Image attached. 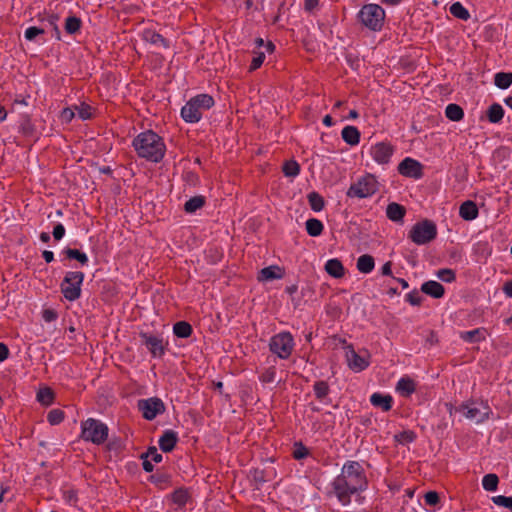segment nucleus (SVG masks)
Masks as SVG:
<instances>
[{
    "label": "nucleus",
    "mask_w": 512,
    "mask_h": 512,
    "mask_svg": "<svg viewBox=\"0 0 512 512\" xmlns=\"http://www.w3.org/2000/svg\"><path fill=\"white\" fill-rule=\"evenodd\" d=\"M179 441V437L177 432L174 430L168 429L163 432V434L159 438V447L164 453L172 452L177 443Z\"/></svg>",
    "instance_id": "nucleus-16"
},
{
    "label": "nucleus",
    "mask_w": 512,
    "mask_h": 512,
    "mask_svg": "<svg viewBox=\"0 0 512 512\" xmlns=\"http://www.w3.org/2000/svg\"><path fill=\"white\" fill-rule=\"evenodd\" d=\"M109 428L102 421L88 418L81 422L80 438L95 445L104 444L108 440Z\"/></svg>",
    "instance_id": "nucleus-4"
},
{
    "label": "nucleus",
    "mask_w": 512,
    "mask_h": 512,
    "mask_svg": "<svg viewBox=\"0 0 512 512\" xmlns=\"http://www.w3.org/2000/svg\"><path fill=\"white\" fill-rule=\"evenodd\" d=\"M450 13L460 20H468L470 18L469 11L460 3L455 2L449 8Z\"/></svg>",
    "instance_id": "nucleus-43"
},
{
    "label": "nucleus",
    "mask_w": 512,
    "mask_h": 512,
    "mask_svg": "<svg viewBox=\"0 0 512 512\" xmlns=\"http://www.w3.org/2000/svg\"><path fill=\"white\" fill-rule=\"evenodd\" d=\"M445 116L453 122H459L464 117V110L462 107L455 103H450L445 109Z\"/></svg>",
    "instance_id": "nucleus-37"
},
{
    "label": "nucleus",
    "mask_w": 512,
    "mask_h": 512,
    "mask_svg": "<svg viewBox=\"0 0 512 512\" xmlns=\"http://www.w3.org/2000/svg\"><path fill=\"white\" fill-rule=\"evenodd\" d=\"M491 500L495 505L507 508L510 511H512V496L507 497V496H503V495H498V496H493Z\"/></svg>",
    "instance_id": "nucleus-53"
},
{
    "label": "nucleus",
    "mask_w": 512,
    "mask_h": 512,
    "mask_svg": "<svg viewBox=\"0 0 512 512\" xmlns=\"http://www.w3.org/2000/svg\"><path fill=\"white\" fill-rule=\"evenodd\" d=\"M81 27L82 20L79 17L70 15L65 19L64 29L66 33L74 35L80 31Z\"/></svg>",
    "instance_id": "nucleus-39"
},
{
    "label": "nucleus",
    "mask_w": 512,
    "mask_h": 512,
    "mask_svg": "<svg viewBox=\"0 0 512 512\" xmlns=\"http://www.w3.org/2000/svg\"><path fill=\"white\" fill-rule=\"evenodd\" d=\"M308 203L310 205V208L314 212H320L325 207V200L324 198L318 193V192H310L307 195Z\"/></svg>",
    "instance_id": "nucleus-40"
},
{
    "label": "nucleus",
    "mask_w": 512,
    "mask_h": 512,
    "mask_svg": "<svg viewBox=\"0 0 512 512\" xmlns=\"http://www.w3.org/2000/svg\"><path fill=\"white\" fill-rule=\"evenodd\" d=\"M206 204V197L203 195H196L188 199L184 204V211L188 214L195 213L197 210L203 208Z\"/></svg>",
    "instance_id": "nucleus-34"
},
{
    "label": "nucleus",
    "mask_w": 512,
    "mask_h": 512,
    "mask_svg": "<svg viewBox=\"0 0 512 512\" xmlns=\"http://www.w3.org/2000/svg\"><path fill=\"white\" fill-rule=\"evenodd\" d=\"M64 498L67 502H69L71 504H76L78 501L77 491L74 489L65 491Z\"/></svg>",
    "instance_id": "nucleus-63"
},
{
    "label": "nucleus",
    "mask_w": 512,
    "mask_h": 512,
    "mask_svg": "<svg viewBox=\"0 0 512 512\" xmlns=\"http://www.w3.org/2000/svg\"><path fill=\"white\" fill-rule=\"evenodd\" d=\"M276 376V367L270 366L261 375L259 376V380L262 383H272L275 380Z\"/></svg>",
    "instance_id": "nucleus-54"
},
{
    "label": "nucleus",
    "mask_w": 512,
    "mask_h": 512,
    "mask_svg": "<svg viewBox=\"0 0 512 512\" xmlns=\"http://www.w3.org/2000/svg\"><path fill=\"white\" fill-rule=\"evenodd\" d=\"M137 408L141 412L145 420L152 421L158 415H162L166 411V407L162 399L159 397H150L147 399H139Z\"/></svg>",
    "instance_id": "nucleus-11"
},
{
    "label": "nucleus",
    "mask_w": 512,
    "mask_h": 512,
    "mask_svg": "<svg viewBox=\"0 0 512 512\" xmlns=\"http://www.w3.org/2000/svg\"><path fill=\"white\" fill-rule=\"evenodd\" d=\"M42 317L46 322H53L58 318V313L54 309H45Z\"/></svg>",
    "instance_id": "nucleus-62"
},
{
    "label": "nucleus",
    "mask_w": 512,
    "mask_h": 512,
    "mask_svg": "<svg viewBox=\"0 0 512 512\" xmlns=\"http://www.w3.org/2000/svg\"><path fill=\"white\" fill-rule=\"evenodd\" d=\"M52 235L55 241H60L65 235V227L61 223H57L52 231Z\"/></svg>",
    "instance_id": "nucleus-60"
},
{
    "label": "nucleus",
    "mask_w": 512,
    "mask_h": 512,
    "mask_svg": "<svg viewBox=\"0 0 512 512\" xmlns=\"http://www.w3.org/2000/svg\"><path fill=\"white\" fill-rule=\"evenodd\" d=\"M215 104L209 94H199L192 97L181 109V117L187 123H197L202 118V112L209 110Z\"/></svg>",
    "instance_id": "nucleus-3"
},
{
    "label": "nucleus",
    "mask_w": 512,
    "mask_h": 512,
    "mask_svg": "<svg viewBox=\"0 0 512 512\" xmlns=\"http://www.w3.org/2000/svg\"><path fill=\"white\" fill-rule=\"evenodd\" d=\"M139 337L141 344L147 348L153 358H161L165 355L168 343H164L160 335L141 331Z\"/></svg>",
    "instance_id": "nucleus-12"
},
{
    "label": "nucleus",
    "mask_w": 512,
    "mask_h": 512,
    "mask_svg": "<svg viewBox=\"0 0 512 512\" xmlns=\"http://www.w3.org/2000/svg\"><path fill=\"white\" fill-rule=\"evenodd\" d=\"M406 214V209L403 205L396 202H391L387 205L386 216L389 220L394 222H401Z\"/></svg>",
    "instance_id": "nucleus-29"
},
{
    "label": "nucleus",
    "mask_w": 512,
    "mask_h": 512,
    "mask_svg": "<svg viewBox=\"0 0 512 512\" xmlns=\"http://www.w3.org/2000/svg\"><path fill=\"white\" fill-rule=\"evenodd\" d=\"M416 382L408 377H402L396 384V391L400 396L404 398H409L416 391Z\"/></svg>",
    "instance_id": "nucleus-20"
},
{
    "label": "nucleus",
    "mask_w": 512,
    "mask_h": 512,
    "mask_svg": "<svg viewBox=\"0 0 512 512\" xmlns=\"http://www.w3.org/2000/svg\"><path fill=\"white\" fill-rule=\"evenodd\" d=\"M504 109L499 103L491 104L486 110V118L492 124L500 123L504 117Z\"/></svg>",
    "instance_id": "nucleus-32"
},
{
    "label": "nucleus",
    "mask_w": 512,
    "mask_h": 512,
    "mask_svg": "<svg viewBox=\"0 0 512 512\" xmlns=\"http://www.w3.org/2000/svg\"><path fill=\"white\" fill-rule=\"evenodd\" d=\"M324 269L328 275L336 279L343 278L346 273L344 265L337 258L329 259L325 263Z\"/></svg>",
    "instance_id": "nucleus-21"
},
{
    "label": "nucleus",
    "mask_w": 512,
    "mask_h": 512,
    "mask_svg": "<svg viewBox=\"0 0 512 512\" xmlns=\"http://www.w3.org/2000/svg\"><path fill=\"white\" fill-rule=\"evenodd\" d=\"M347 358L349 367L354 371L360 372L369 366V361L357 354L354 349H351L350 355L347 354Z\"/></svg>",
    "instance_id": "nucleus-27"
},
{
    "label": "nucleus",
    "mask_w": 512,
    "mask_h": 512,
    "mask_svg": "<svg viewBox=\"0 0 512 512\" xmlns=\"http://www.w3.org/2000/svg\"><path fill=\"white\" fill-rule=\"evenodd\" d=\"M341 137L345 143L350 146H356L360 142V131L355 126H345L341 132Z\"/></svg>",
    "instance_id": "nucleus-28"
},
{
    "label": "nucleus",
    "mask_w": 512,
    "mask_h": 512,
    "mask_svg": "<svg viewBox=\"0 0 512 512\" xmlns=\"http://www.w3.org/2000/svg\"><path fill=\"white\" fill-rule=\"evenodd\" d=\"M84 277L82 271L66 272L60 284L61 293L66 300L72 302L80 298Z\"/></svg>",
    "instance_id": "nucleus-7"
},
{
    "label": "nucleus",
    "mask_w": 512,
    "mask_h": 512,
    "mask_svg": "<svg viewBox=\"0 0 512 512\" xmlns=\"http://www.w3.org/2000/svg\"><path fill=\"white\" fill-rule=\"evenodd\" d=\"M65 418V413L61 409H52L47 414V421L50 425H58Z\"/></svg>",
    "instance_id": "nucleus-49"
},
{
    "label": "nucleus",
    "mask_w": 512,
    "mask_h": 512,
    "mask_svg": "<svg viewBox=\"0 0 512 512\" xmlns=\"http://www.w3.org/2000/svg\"><path fill=\"white\" fill-rule=\"evenodd\" d=\"M357 17L361 24L368 29L379 31L384 23L385 11L378 4H366L360 9Z\"/></svg>",
    "instance_id": "nucleus-6"
},
{
    "label": "nucleus",
    "mask_w": 512,
    "mask_h": 512,
    "mask_svg": "<svg viewBox=\"0 0 512 512\" xmlns=\"http://www.w3.org/2000/svg\"><path fill=\"white\" fill-rule=\"evenodd\" d=\"M499 484V477L494 473L486 474L482 479V486L486 491H496Z\"/></svg>",
    "instance_id": "nucleus-44"
},
{
    "label": "nucleus",
    "mask_w": 512,
    "mask_h": 512,
    "mask_svg": "<svg viewBox=\"0 0 512 512\" xmlns=\"http://www.w3.org/2000/svg\"><path fill=\"white\" fill-rule=\"evenodd\" d=\"M182 178L186 184L192 187H196L200 183V177L194 171H184Z\"/></svg>",
    "instance_id": "nucleus-52"
},
{
    "label": "nucleus",
    "mask_w": 512,
    "mask_h": 512,
    "mask_svg": "<svg viewBox=\"0 0 512 512\" xmlns=\"http://www.w3.org/2000/svg\"><path fill=\"white\" fill-rule=\"evenodd\" d=\"M437 277L446 283H451L456 279V273L450 268L439 269L436 273Z\"/></svg>",
    "instance_id": "nucleus-50"
},
{
    "label": "nucleus",
    "mask_w": 512,
    "mask_h": 512,
    "mask_svg": "<svg viewBox=\"0 0 512 512\" xmlns=\"http://www.w3.org/2000/svg\"><path fill=\"white\" fill-rule=\"evenodd\" d=\"M148 481L157 488L165 490L172 486V475L164 470L157 469L154 474L148 477Z\"/></svg>",
    "instance_id": "nucleus-17"
},
{
    "label": "nucleus",
    "mask_w": 512,
    "mask_h": 512,
    "mask_svg": "<svg viewBox=\"0 0 512 512\" xmlns=\"http://www.w3.org/2000/svg\"><path fill=\"white\" fill-rule=\"evenodd\" d=\"M132 146L140 158L153 163L161 162L166 153L164 139L153 130L139 133L133 139Z\"/></svg>",
    "instance_id": "nucleus-2"
},
{
    "label": "nucleus",
    "mask_w": 512,
    "mask_h": 512,
    "mask_svg": "<svg viewBox=\"0 0 512 512\" xmlns=\"http://www.w3.org/2000/svg\"><path fill=\"white\" fill-rule=\"evenodd\" d=\"M250 477L257 485H262L268 481L265 470L259 468L250 470Z\"/></svg>",
    "instance_id": "nucleus-51"
},
{
    "label": "nucleus",
    "mask_w": 512,
    "mask_h": 512,
    "mask_svg": "<svg viewBox=\"0 0 512 512\" xmlns=\"http://www.w3.org/2000/svg\"><path fill=\"white\" fill-rule=\"evenodd\" d=\"M313 390L317 399H324L330 392L329 385L326 381H316L313 385Z\"/></svg>",
    "instance_id": "nucleus-47"
},
{
    "label": "nucleus",
    "mask_w": 512,
    "mask_h": 512,
    "mask_svg": "<svg viewBox=\"0 0 512 512\" xmlns=\"http://www.w3.org/2000/svg\"><path fill=\"white\" fill-rule=\"evenodd\" d=\"M255 43L257 45V48H265V52H268V53H272L275 49V45L271 42V41H268V42H264V40L262 38H257L255 40Z\"/></svg>",
    "instance_id": "nucleus-61"
},
{
    "label": "nucleus",
    "mask_w": 512,
    "mask_h": 512,
    "mask_svg": "<svg viewBox=\"0 0 512 512\" xmlns=\"http://www.w3.org/2000/svg\"><path fill=\"white\" fill-rule=\"evenodd\" d=\"M309 455L308 448L301 442H295L293 446L292 456L296 460L305 459Z\"/></svg>",
    "instance_id": "nucleus-48"
},
{
    "label": "nucleus",
    "mask_w": 512,
    "mask_h": 512,
    "mask_svg": "<svg viewBox=\"0 0 512 512\" xmlns=\"http://www.w3.org/2000/svg\"><path fill=\"white\" fill-rule=\"evenodd\" d=\"M408 237L417 245H425L437 237V226L429 219L415 223L409 231Z\"/></svg>",
    "instance_id": "nucleus-8"
},
{
    "label": "nucleus",
    "mask_w": 512,
    "mask_h": 512,
    "mask_svg": "<svg viewBox=\"0 0 512 512\" xmlns=\"http://www.w3.org/2000/svg\"><path fill=\"white\" fill-rule=\"evenodd\" d=\"M282 171L286 177H296L300 173V165L295 160L285 161Z\"/></svg>",
    "instance_id": "nucleus-45"
},
{
    "label": "nucleus",
    "mask_w": 512,
    "mask_h": 512,
    "mask_svg": "<svg viewBox=\"0 0 512 512\" xmlns=\"http://www.w3.org/2000/svg\"><path fill=\"white\" fill-rule=\"evenodd\" d=\"M123 448V443L120 438H113L109 440L106 444V449L110 452H115L119 454Z\"/></svg>",
    "instance_id": "nucleus-58"
},
{
    "label": "nucleus",
    "mask_w": 512,
    "mask_h": 512,
    "mask_svg": "<svg viewBox=\"0 0 512 512\" xmlns=\"http://www.w3.org/2000/svg\"><path fill=\"white\" fill-rule=\"evenodd\" d=\"M283 277V270L277 265H271L260 270L259 281H271L281 279Z\"/></svg>",
    "instance_id": "nucleus-30"
},
{
    "label": "nucleus",
    "mask_w": 512,
    "mask_h": 512,
    "mask_svg": "<svg viewBox=\"0 0 512 512\" xmlns=\"http://www.w3.org/2000/svg\"><path fill=\"white\" fill-rule=\"evenodd\" d=\"M487 330L484 327L460 333V338L467 343H479L486 339Z\"/></svg>",
    "instance_id": "nucleus-24"
},
{
    "label": "nucleus",
    "mask_w": 512,
    "mask_h": 512,
    "mask_svg": "<svg viewBox=\"0 0 512 512\" xmlns=\"http://www.w3.org/2000/svg\"><path fill=\"white\" fill-rule=\"evenodd\" d=\"M294 346V338L288 331H283L273 335L269 341L270 352L283 360H286L291 356Z\"/></svg>",
    "instance_id": "nucleus-9"
},
{
    "label": "nucleus",
    "mask_w": 512,
    "mask_h": 512,
    "mask_svg": "<svg viewBox=\"0 0 512 512\" xmlns=\"http://www.w3.org/2000/svg\"><path fill=\"white\" fill-rule=\"evenodd\" d=\"M456 410L462 412L466 418L475 420L477 423L485 422L492 414L488 402L483 400L470 399L463 402Z\"/></svg>",
    "instance_id": "nucleus-5"
},
{
    "label": "nucleus",
    "mask_w": 512,
    "mask_h": 512,
    "mask_svg": "<svg viewBox=\"0 0 512 512\" xmlns=\"http://www.w3.org/2000/svg\"><path fill=\"white\" fill-rule=\"evenodd\" d=\"M145 456L151 458V461L160 463L163 460L162 454H160L155 446H149L147 451L144 453Z\"/></svg>",
    "instance_id": "nucleus-59"
},
{
    "label": "nucleus",
    "mask_w": 512,
    "mask_h": 512,
    "mask_svg": "<svg viewBox=\"0 0 512 512\" xmlns=\"http://www.w3.org/2000/svg\"><path fill=\"white\" fill-rule=\"evenodd\" d=\"M393 401V397L390 394L375 392L370 396V403L374 407L381 408L384 412L392 409Z\"/></svg>",
    "instance_id": "nucleus-18"
},
{
    "label": "nucleus",
    "mask_w": 512,
    "mask_h": 512,
    "mask_svg": "<svg viewBox=\"0 0 512 512\" xmlns=\"http://www.w3.org/2000/svg\"><path fill=\"white\" fill-rule=\"evenodd\" d=\"M398 173L404 177L420 179L423 177V165L410 157L403 159L398 165Z\"/></svg>",
    "instance_id": "nucleus-13"
},
{
    "label": "nucleus",
    "mask_w": 512,
    "mask_h": 512,
    "mask_svg": "<svg viewBox=\"0 0 512 512\" xmlns=\"http://www.w3.org/2000/svg\"><path fill=\"white\" fill-rule=\"evenodd\" d=\"M142 39L154 46L156 49H168L170 47V40L153 29H144L141 33Z\"/></svg>",
    "instance_id": "nucleus-15"
},
{
    "label": "nucleus",
    "mask_w": 512,
    "mask_h": 512,
    "mask_svg": "<svg viewBox=\"0 0 512 512\" xmlns=\"http://www.w3.org/2000/svg\"><path fill=\"white\" fill-rule=\"evenodd\" d=\"M55 394L50 387H44L37 392V400L42 405L49 406L54 402Z\"/></svg>",
    "instance_id": "nucleus-42"
},
{
    "label": "nucleus",
    "mask_w": 512,
    "mask_h": 512,
    "mask_svg": "<svg viewBox=\"0 0 512 512\" xmlns=\"http://www.w3.org/2000/svg\"><path fill=\"white\" fill-rule=\"evenodd\" d=\"M394 148L390 143L379 142L372 147V157L379 164H388L393 155Z\"/></svg>",
    "instance_id": "nucleus-14"
},
{
    "label": "nucleus",
    "mask_w": 512,
    "mask_h": 512,
    "mask_svg": "<svg viewBox=\"0 0 512 512\" xmlns=\"http://www.w3.org/2000/svg\"><path fill=\"white\" fill-rule=\"evenodd\" d=\"M46 28L44 26H31L28 27L24 32V37L28 41L34 42H45Z\"/></svg>",
    "instance_id": "nucleus-31"
},
{
    "label": "nucleus",
    "mask_w": 512,
    "mask_h": 512,
    "mask_svg": "<svg viewBox=\"0 0 512 512\" xmlns=\"http://www.w3.org/2000/svg\"><path fill=\"white\" fill-rule=\"evenodd\" d=\"M173 333L178 338H189L193 333L192 325L187 321H178L173 325Z\"/></svg>",
    "instance_id": "nucleus-36"
},
{
    "label": "nucleus",
    "mask_w": 512,
    "mask_h": 512,
    "mask_svg": "<svg viewBox=\"0 0 512 512\" xmlns=\"http://www.w3.org/2000/svg\"><path fill=\"white\" fill-rule=\"evenodd\" d=\"M459 215L466 221H472L479 215V209L475 202L467 200L460 205Z\"/></svg>",
    "instance_id": "nucleus-23"
},
{
    "label": "nucleus",
    "mask_w": 512,
    "mask_h": 512,
    "mask_svg": "<svg viewBox=\"0 0 512 512\" xmlns=\"http://www.w3.org/2000/svg\"><path fill=\"white\" fill-rule=\"evenodd\" d=\"M337 500L347 506L351 503L352 495L363 492L368 488V480L362 465L358 461H346L339 474L331 483Z\"/></svg>",
    "instance_id": "nucleus-1"
},
{
    "label": "nucleus",
    "mask_w": 512,
    "mask_h": 512,
    "mask_svg": "<svg viewBox=\"0 0 512 512\" xmlns=\"http://www.w3.org/2000/svg\"><path fill=\"white\" fill-rule=\"evenodd\" d=\"M169 497H170L171 501L175 505H177V507L179 509H183L186 506V504L188 503V501L191 499L189 490L185 487H180V488L175 489L170 494Z\"/></svg>",
    "instance_id": "nucleus-26"
},
{
    "label": "nucleus",
    "mask_w": 512,
    "mask_h": 512,
    "mask_svg": "<svg viewBox=\"0 0 512 512\" xmlns=\"http://www.w3.org/2000/svg\"><path fill=\"white\" fill-rule=\"evenodd\" d=\"M425 504L435 507L440 503V496L436 491H428L424 495Z\"/></svg>",
    "instance_id": "nucleus-56"
},
{
    "label": "nucleus",
    "mask_w": 512,
    "mask_h": 512,
    "mask_svg": "<svg viewBox=\"0 0 512 512\" xmlns=\"http://www.w3.org/2000/svg\"><path fill=\"white\" fill-rule=\"evenodd\" d=\"M356 267L359 272L368 274L375 267V260L370 254H363L357 259Z\"/></svg>",
    "instance_id": "nucleus-35"
},
{
    "label": "nucleus",
    "mask_w": 512,
    "mask_h": 512,
    "mask_svg": "<svg viewBox=\"0 0 512 512\" xmlns=\"http://www.w3.org/2000/svg\"><path fill=\"white\" fill-rule=\"evenodd\" d=\"M377 191V181L371 174L360 178L356 183L351 184L347 191L348 197L367 198Z\"/></svg>",
    "instance_id": "nucleus-10"
},
{
    "label": "nucleus",
    "mask_w": 512,
    "mask_h": 512,
    "mask_svg": "<svg viewBox=\"0 0 512 512\" xmlns=\"http://www.w3.org/2000/svg\"><path fill=\"white\" fill-rule=\"evenodd\" d=\"M494 84L500 89H507L512 85V72H498L494 76Z\"/></svg>",
    "instance_id": "nucleus-41"
},
{
    "label": "nucleus",
    "mask_w": 512,
    "mask_h": 512,
    "mask_svg": "<svg viewBox=\"0 0 512 512\" xmlns=\"http://www.w3.org/2000/svg\"><path fill=\"white\" fill-rule=\"evenodd\" d=\"M416 438L417 435L412 430H404L394 435V441L402 445L412 443L416 440Z\"/></svg>",
    "instance_id": "nucleus-46"
},
{
    "label": "nucleus",
    "mask_w": 512,
    "mask_h": 512,
    "mask_svg": "<svg viewBox=\"0 0 512 512\" xmlns=\"http://www.w3.org/2000/svg\"><path fill=\"white\" fill-rule=\"evenodd\" d=\"M305 228L309 236L318 237L323 233L324 225L317 218H310L305 223Z\"/></svg>",
    "instance_id": "nucleus-38"
},
{
    "label": "nucleus",
    "mask_w": 512,
    "mask_h": 512,
    "mask_svg": "<svg viewBox=\"0 0 512 512\" xmlns=\"http://www.w3.org/2000/svg\"><path fill=\"white\" fill-rule=\"evenodd\" d=\"M39 21L41 26L46 28V33L48 32V28H51V37L60 40L61 32L57 25V22L59 21V16L57 14H50L45 18H40Z\"/></svg>",
    "instance_id": "nucleus-25"
},
{
    "label": "nucleus",
    "mask_w": 512,
    "mask_h": 512,
    "mask_svg": "<svg viewBox=\"0 0 512 512\" xmlns=\"http://www.w3.org/2000/svg\"><path fill=\"white\" fill-rule=\"evenodd\" d=\"M148 458L149 457L145 456L144 453L141 454V459L143 460V462H142L143 470L148 473H151L154 470V465L152 464V461L149 460Z\"/></svg>",
    "instance_id": "nucleus-64"
},
{
    "label": "nucleus",
    "mask_w": 512,
    "mask_h": 512,
    "mask_svg": "<svg viewBox=\"0 0 512 512\" xmlns=\"http://www.w3.org/2000/svg\"><path fill=\"white\" fill-rule=\"evenodd\" d=\"M78 110L79 118L82 120H88L92 118V107L86 103H82L80 106L75 107Z\"/></svg>",
    "instance_id": "nucleus-57"
},
{
    "label": "nucleus",
    "mask_w": 512,
    "mask_h": 512,
    "mask_svg": "<svg viewBox=\"0 0 512 512\" xmlns=\"http://www.w3.org/2000/svg\"><path fill=\"white\" fill-rule=\"evenodd\" d=\"M421 292L432 298L440 299L445 294V288L441 283L429 280L421 285Z\"/></svg>",
    "instance_id": "nucleus-19"
},
{
    "label": "nucleus",
    "mask_w": 512,
    "mask_h": 512,
    "mask_svg": "<svg viewBox=\"0 0 512 512\" xmlns=\"http://www.w3.org/2000/svg\"><path fill=\"white\" fill-rule=\"evenodd\" d=\"M62 255H64V260L76 261L80 266H86L89 262L86 253L76 248L66 247L62 250Z\"/></svg>",
    "instance_id": "nucleus-22"
},
{
    "label": "nucleus",
    "mask_w": 512,
    "mask_h": 512,
    "mask_svg": "<svg viewBox=\"0 0 512 512\" xmlns=\"http://www.w3.org/2000/svg\"><path fill=\"white\" fill-rule=\"evenodd\" d=\"M406 301L413 306H420L423 301V297L417 289H414L406 295Z\"/></svg>",
    "instance_id": "nucleus-55"
},
{
    "label": "nucleus",
    "mask_w": 512,
    "mask_h": 512,
    "mask_svg": "<svg viewBox=\"0 0 512 512\" xmlns=\"http://www.w3.org/2000/svg\"><path fill=\"white\" fill-rule=\"evenodd\" d=\"M19 132L25 137H32L36 132L30 114H22L19 121Z\"/></svg>",
    "instance_id": "nucleus-33"
}]
</instances>
